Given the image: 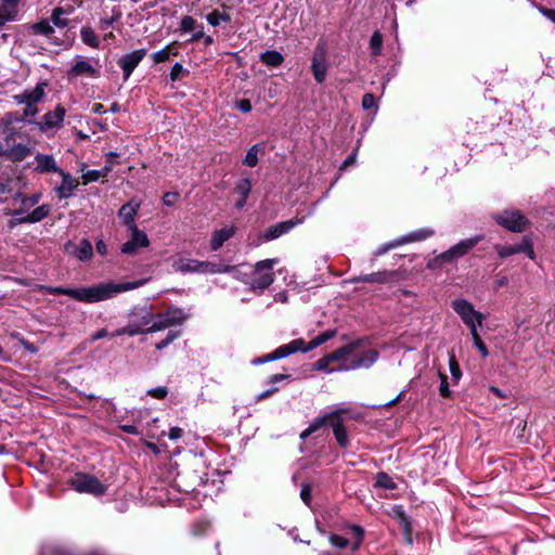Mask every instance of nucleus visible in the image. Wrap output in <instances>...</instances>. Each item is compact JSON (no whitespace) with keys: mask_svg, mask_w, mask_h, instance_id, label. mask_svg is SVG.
Wrapping results in <instances>:
<instances>
[{"mask_svg":"<svg viewBox=\"0 0 555 555\" xmlns=\"http://www.w3.org/2000/svg\"><path fill=\"white\" fill-rule=\"evenodd\" d=\"M330 541L332 545L338 548H345L349 545V541L346 538L337 534L331 535Z\"/></svg>","mask_w":555,"mask_h":555,"instance_id":"obj_49","label":"nucleus"},{"mask_svg":"<svg viewBox=\"0 0 555 555\" xmlns=\"http://www.w3.org/2000/svg\"><path fill=\"white\" fill-rule=\"evenodd\" d=\"M142 333H144V328H142L137 323L132 322L124 327L116 330L114 333H112L111 336L112 337H117V336H121V335L135 336V335L142 334Z\"/></svg>","mask_w":555,"mask_h":555,"instance_id":"obj_32","label":"nucleus"},{"mask_svg":"<svg viewBox=\"0 0 555 555\" xmlns=\"http://www.w3.org/2000/svg\"><path fill=\"white\" fill-rule=\"evenodd\" d=\"M21 0H0V4L3 9H5L7 12L13 17V20L17 15V5Z\"/></svg>","mask_w":555,"mask_h":555,"instance_id":"obj_44","label":"nucleus"},{"mask_svg":"<svg viewBox=\"0 0 555 555\" xmlns=\"http://www.w3.org/2000/svg\"><path fill=\"white\" fill-rule=\"evenodd\" d=\"M59 175L62 177V182L57 188V193L60 197L66 198L69 197L73 191L77 188L78 182L67 172L61 169Z\"/></svg>","mask_w":555,"mask_h":555,"instance_id":"obj_27","label":"nucleus"},{"mask_svg":"<svg viewBox=\"0 0 555 555\" xmlns=\"http://www.w3.org/2000/svg\"><path fill=\"white\" fill-rule=\"evenodd\" d=\"M260 150L261 146L259 144L253 145L248 150L243 163L248 167H255L258 164V153L260 152Z\"/></svg>","mask_w":555,"mask_h":555,"instance_id":"obj_37","label":"nucleus"},{"mask_svg":"<svg viewBox=\"0 0 555 555\" xmlns=\"http://www.w3.org/2000/svg\"><path fill=\"white\" fill-rule=\"evenodd\" d=\"M182 434H183V429L182 428H180V427H171L169 429L168 437L171 440H177V439L182 437Z\"/></svg>","mask_w":555,"mask_h":555,"instance_id":"obj_60","label":"nucleus"},{"mask_svg":"<svg viewBox=\"0 0 555 555\" xmlns=\"http://www.w3.org/2000/svg\"><path fill=\"white\" fill-rule=\"evenodd\" d=\"M221 21L229 22L230 16L228 14H220L218 11H214L207 15V22L212 26H218Z\"/></svg>","mask_w":555,"mask_h":555,"instance_id":"obj_45","label":"nucleus"},{"mask_svg":"<svg viewBox=\"0 0 555 555\" xmlns=\"http://www.w3.org/2000/svg\"><path fill=\"white\" fill-rule=\"evenodd\" d=\"M326 49L323 44H318L312 56L311 69L314 79L322 83L327 75Z\"/></svg>","mask_w":555,"mask_h":555,"instance_id":"obj_13","label":"nucleus"},{"mask_svg":"<svg viewBox=\"0 0 555 555\" xmlns=\"http://www.w3.org/2000/svg\"><path fill=\"white\" fill-rule=\"evenodd\" d=\"M173 44H168L164 49L152 54V59L155 63H163L167 61L170 54H177V52H172Z\"/></svg>","mask_w":555,"mask_h":555,"instance_id":"obj_39","label":"nucleus"},{"mask_svg":"<svg viewBox=\"0 0 555 555\" xmlns=\"http://www.w3.org/2000/svg\"><path fill=\"white\" fill-rule=\"evenodd\" d=\"M330 426H332L335 439L337 443L346 448L349 443L348 435L344 427L343 420L340 416V411H333L330 413Z\"/></svg>","mask_w":555,"mask_h":555,"instance_id":"obj_19","label":"nucleus"},{"mask_svg":"<svg viewBox=\"0 0 555 555\" xmlns=\"http://www.w3.org/2000/svg\"><path fill=\"white\" fill-rule=\"evenodd\" d=\"M449 366L452 378L455 382H459L462 376V372L454 354H451L449 358Z\"/></svg>","mask_w":555,"mask_h":555,"instance_id":"obj_46","label":"nucleus"},{"mask_svg":"<svg viewBox=\"0 0 555 555\" xmlns=\"http://www.w3.org/2000/svg\"><path fill=\"white\" fill-rule=\"evenodd\" d=\"M451 306L469 330L482 325L483 314L475 310L474 306L466 299H455L451 302Z\"/></svg>","mask_w":555,"mask_h":555,"instance_id":"obj_6","label":"nucleus"},{"mask_svg":"<svg viewBox=\"0 0 555 555\" xmlns=\"http://www.w3.org/2000/svg\"><path fill=\"white\" fill-rule=\"evenodd\" d=\"M261 62L268 66H279L283 62V55L278 51H267L260 55Z\"/></svg>","mask_w":555,"mask_h":555,"instance_id":"obj_33","label":"nucleus"},{"mask_svg":"<svg viewBox=\"0 0 555 555\" xmlns=\"http://www.w3.org/2000/svg\"><path fill=\"white\" fill-rule=\"evenodd\" d=\"M236 230L235 225H227L215 230L210 238V249L214 251L219 250L227 241L234 236Z\"/></svg>","mask_w":555,"mask_h":555,"instance_id":"obj_22","label":"nucleus"},{"mask_svg":"<svg viewBox=\"0 0 555 555\" xmlns=\"http://www.w3.org/2000/svg\"><path fill=\"white\" fill-rule=\"evenodd\" d=\"M440 376V379H441V383H440V387H439V392L442 397H450L451 396V391L449 389V384H448V377L446 374H442L440 373L439 374Z\"/></svg>","mask_w":555,"mask_h":555,"instance_id":"obj_48","label":"nucleus"},{"mask_svg":"<svg viewBox=\"0 0 555 555\" xmlns=\"http://www.w3.org/2000/svg\"><path fill=\"white\" fill-rule=\"evenodd\" d=\"M49 205H41L35 208L30 214L24 217L25 221H30L31 223L39 222L43 220L50 214Z\"/></svg>","mask_w":555,"mask_h":555,"instance_id":"obj_29","label":"nucleus"},{"mask_svg":"<svg viewBox=\"0 0 555 555\" xmlns=\"http://www.w3.org/2000/svg\"><path fill=\"white\" fill-rule=\"evenodd\" d=\"M279 262L278 259H266L258 261L253 271L243 273L238 270L235 274V279L248 284L251 289L263 291L269 287L274 281L273 266Z\"/></svg>","mask_w":555,"mask_h":555,"instance_id":"obj_3","label":"nucleus"},{"mask_svg":"<svg viewBox=\"0 0 555 555\" xmlns=\"http://www.w3.org/2000/svg\"><path fill=\"white\" fill-rule=\"evenodd\" d=\"M164 315L171 326L180 324L185 320V314L180 308H169Z\"/></svg>","mask_w":555,"mask_h":555,"instance_id":"obj_34","label":"nucleus"},{"mask_svg":"<svg viewBox=\"0 0 555 555\" xmlns=\"http://www.w3.org/2000/svg\"><path fill=\"white\" fill-rule=\"evenodd\" d=\"M10 21H13V17L0 4V26H3L5 23Z\"/></svg>","mask_w":555,"mask_h":555,"instance_id":"obj_61","label":"nucleus"},{"mask_svg":"<svg viewBox=\"0 0 555 555\" xmlns=\"http://www.w3.org/2000/svg\"><path fill=\"white\" fill-rule=\"evenodd\" d=\"M184 72V68L181 64L176 63L170 72V79L172 81L179 80L181 78L182 73Z\"/></svg>","mask_w":555,"mask_h":555,"instance_id":"obj_56","label":"nucleus"},{"mask_svg":"<svg viewBox=\"0 0 555 555\" xmlns=\"http://www.w3.org/2000/svg\"><path fill=\"white\" fill-rule=\"evenodd\" d=\"M300 498L301 500L306 503V504H309L310 503V500H311V488L309 485H305L302 488H301V491H300Z\"/></svg>","mask_w":555,"mask_h":555,"instance_id":"obj_58","label":"nucleus"},{"mask_svg":"<svg viewBox=\"0 0 555 555\" xmlns=\"http://www.w3.org/2000/svg\"><path fill=\"white\" fill-rule=\"evenodd\" d=\"M336 335V331H326L318 336H315L309 344L305 343L306 352L321 346L327 340L332 339Z\"/></svg>","mask_w":555,"mask_h":555,"instance_id":"obj_30","label":"nucleus"},{"mask_svg":"<svg viewBox=\"0 0 555 555\" xmlns=\"http://www.w3.org/2000/svg\"><path fill=\"white\" fill-rule=\"evenodd\" d=\"M199 269H201L199 273H204V274L232 272L235 275L236 272H238V267L227 266V264L216 263V262H211V261H201V260H199Z\"/></svg>","mask_w":555,"mask_h":555,"instance_id":"obj_26","label":"nucleus"},{"mask_svg":"<svg viewBox=\"0 0 555 555\" xmlns=\"http://www.w3.org/2000/svg\"><path fill=\"white\" fill-rule=\"evenodd\" d=\"M540 12L555 24V10L540 8Z\"/></svg>","mask_w":555,"mask_h":555,"instance_id":"obj_62","label":"nucleus"},{"mask_svg":"<svg viewBox=\"0 0 555 555\" xmlns=\"http://www.w3.org/2000/svg\"><path fill=\"white\" fill-rule=\"evenodd\" d=\"M171 267L176 272L180 273H199V260L186 258V257H176L171 261Z\"/></svg>","mask_w":555,"mask_h":555,"instance_id":"obj_24","label":"nucleus"},{"mask_svg":"<svg viewBox=\"0 0 555 555\" xmlns=\"http://www.w3.org/2000/svg\"><path fill=\"white\" fill-rule=\"evenodd\" d=\"M46 82H40L31 89H26L23 92L13 95V100L18 105H24V117H33L38 114V103H40L46 94Z\"/></svg>","mask_w":555,"mask_h":555,"instance_id":"obj_4","label":"nucleus"},{"mask_svg":"<svg viewBox=\"0 0 555 555\" xmlns=\"http://www.w3.org/2000/svg\"><path fill=\"white\" fill-rule=\"evenodd\" d=\"M128 232L130 234V238L121 245L120 250L122 254L135 256L140 248H145L150 245V240L146 233L138 227H132Z\"/></svg>","mask_w":555,"mask_h":555,"instance_id":"obj_10","label":"nucleus"},{"mask_svg":"<svg viewBox=\"0 0 555 555\" xmlns=\"http://www.w3.org/2000/svg\"><path fill=\"white\" fill-rule=\"evenodd\" d=\"M166 319L167 318L164 315V313L155 314L154 322L152 323V325L144 328V333H154L170 327V322H168V320Z\"/></svg>","mask_w":555,"mask_h":555,"instance_id":"obj_31","label":"nucleus"},{"mask_svg":"<svg viewBox=\"0 0 555 555\" xmlns=\"http://www.w3.org/2000/svg\"><path fill=\"white\" fill-rule=\"evenodd\" d=\"M147 282L146 279L138 280L134 282L125 283H100L89 287L80 288H63V287H51V286H39L40 289L46 291L53 295H66L78 301L93 304L102 300L112 298L113 296L135 289L143 286Z\"/></svg>","mask_w":555,"mask_h":555,"instance_id":"obj_2","label":"nucleus"},{"mask_svg":"<svg viewBox=\"0 0 555 555\" xmlns=\"http://www.w3.org/2000/svg\"><path fill=\"white\" fill-rule=\"evenodd\" d=\"M495 250L501 258L525 253L531 260L535 259L533 243L529 236H524L521 243L514 245H495Z\"/></svg>","mask_w":555,"mask_h":555,"instance_id":"obj_12","label":"nucleus"},{"mask_svg":"<svg viewBox=\"0 0 555 555\" xmlns=\"http://www.w3.org/2000/svg\"><path fill=\"white\" fill-rule=\"evenodd\" d=\"M146 50L145 49H139L135 51H132L131 53L122 55L119 61L118 65L124 72L125 79H128L134 68L139 65V63L142 61V59L145 56Z\"/></svg>","mask_w":555,"mask_h":555,"instance_id":"obj_17","label":"nucleus"},{"mask_svg":"<svg viewBox=\"0 0 555 555\" xmlns=\"http://www.w3.org/2000/svg\"><path fill=\"white\" fill-rule=\"evenodd\" d=\"M235 190L242 197L247 198L251 190L250 180L248 178H243L238 180L235 185Z\"/></svg>","mask_w":555,"mask_h":555,"instance_id":"obj_40","label":"nucleus"},{"mask_svg":"<svg viewBox=\"0 0 555 555\" xmlns=\"http://www.w3.org/2000/svg\"><path fill=\"white\" fill-rule=\"evenodd\" d=\"M177 196H178L177 193H166L163 198L164 204L167 206L172 205L175 203Z\"/></svg>","mask_w":555,"mask_h":555,"instance_id":"obj_63","label":"nucleus"},{"mask_svg":"<svg viewBox=\"0 0 555 555\" xmlns=\"http://www.w3.org/2000/svg\"><path fill=\"white\" fill-rule=\"evenodd\" d=\"M494 220L512 232H522L529 224L528 219L517 210H505L496 214Z\"/></svg>","mask_w":555,"mask_h":555,"instance_id":"obj_8","label":"nucleus"},{"mask_svg":"<svg viewBox=\"0 0 555 555\" xmlns=\"http://www.w3.org/2000/svg\"><path fill=\"white\" fill-rule=\"evenodd\" d=\"M302 222L304 218H298L275 223L267 229V231L262 234V238L264 241L275 240L282 236L283 234L288 233L292 229H294L296 225Z\"/></svg>","mask_w":555,"mask_h":555,"instance_id":"obj_16","label":"nucleus"},{"mask_svg":"<svg viewBox=\"0 0 555 555\" xmlns=\"http://www.w3.org/2000/svg\"><path fill=\"white\" fill-rule=\"evenodd\" d=\"M393 276V272L390 271H380V272H374L370 274H363L359 276H354L350 280L352 283H377V284H385L391 281V278Z\"/></svg>","mask_w":555,"mask_h":555,"instance_id":"obj_25","label":"nucleus"},{"mask_svg":"<svg viewBox=\"0 0 555 555\" xmlns=\"http://www.w3.org/2000/svg\"><path fill=\"white\" fill-rule=\"evenodd\" d=\"M80 37L85 44L91 48H98L100 44L99 38L94 30L89 26H83L80 29Z\"/></svg>","mask_w":555,"mask_h":555,"instance_id":"obj_28","label":"nucleus"},{"mask_svg":"<svg viewBox=\"0 0 555 555\" xmlns=\"http://www.w3.org/2000/svg\"><path fill=\"white\" fill-rule=\"evenodd\" d=\"M140 207L141 202L132 198L128 203L124 204L118 210V218L121 220L122 224L127 227V230L132 229V227H138L135 218Z\"/></svg>","mask_w":555,"mask_h":555,"instance_id":"obj_15","label":"nucleus"},{"mask_svg":"<svg viewBox=\"0 0 555 555\" xmlns=\"http://www.w3.org/2000/svg\"><path fill=\"white\" fill-rule=\"evenodd\" d=\"M376 106V101L373 94L366 93L362 98V107L364 109H371Z\"/></svg>","mask_w":555,"mask_h":555,"instance_id":"obj_53","label":"nucleus"},{"mask_svg":"<svg viewBox=\"0 0 555 555\" xmlns=\"http://www.w3.org/2000/svg\"><path fill=\"white\" fill-rule=\"evenodd\" d=\"M195 20L192 16H184L181 21V29L192 31L195 28Z\"/></svg>","mask_w":555,"mask_h":555,"instance_id":"obj_52","label":"nucleus"},{"mask_svg":"<svg viewBox=\"0 0 555 555\" xmlns=\"http://www.w3.org/2000/svg\"><path fill=\"white\" fill-rule=\"evenodd\" d=\"M33 29L36 34L49 36L54 33L53 27L50 25L48 21H41L39 23L34 24Z\"/></svg>","mask_w":555,"mask_h":555,"instance_id":"obj_42","label":"nucleus"},{"mask_svg":"<svg viewBox=\"0 0 555 555\" xmlns=\"http://www.w3.org/2000/svg\"><path fill=\"white\" fill-rule=\"evenodd\" d=\"M167 393L168 390L166 387H156L147 391V395L156 399H164L167 396Z\"/></svg>","mask_w":555,"mask_h":555,"instance_id":"obj_55","label":"nucleus"},{"mask_svg":"<svg viewBox=\"0 0 555 555\" xmlns=\"http://www.w3.org/2000/svg\"><path fill=\"white\" fill-rule=\"evenodd\" d=\"M66 109L57 105L54 111L46 113L37 122L39 130L47 134H54L63 125Z\"/></svg>","mask_w":555,"mask_h":555,"instance_id":"obj_9","label":"nucleus"},{"mask_svg":"<svg viewBox=\"0 0 555 555\" xmlns=\"http://www.w3.org/2000/svg\"><path fill=\"white\" fill-rule=\"evenodd\" d=\"M178 337V333H172V332H169L167 337L159 341L157 345H156V348L158 350L160 349H164L166 348L170 343H172L176 338Z\"/></svg>","mask_w":555,"mask_h":555,"instance_id":"obj_57","label":"nucleus"},{"mask_svg":"<svg viewBox=\"0 0 555 555\" xmlns=\"http://www.w3.org/2000/svg\"><path fill=\"white\" fill-rule=\"evenodd\" d=\"M70 486L80 493L102 495L106 491V486L96 477L83 473L75 474L70 479Z\"/></svg>","mask_w":555,"mask_h":555,"instance_id":"obj_5","label":"nucleus"},{"mask_svg":"<svg viewBox=\"0 0 555 555\" xmlns=\"http://www.w3.org/2000/svg\"><path fill=\"white\" fill-rule=\"evenodd\" d=\"M65 11L62 8H56L53 10L51 20L53 24L57 27H65L67 25V20L63 17Z\"/></svg>","mask_w":555,"mask_h":555,"instance_id":"obj_43","label":"nucleus"},{"mask_svg":"<svg viewBox=\"0 0 555 555\" xmlns=\"http://www.w3.org/2000/svg\"><path fill=\"white\" fill-rule=\"evenodd\" d=\"M111 169V167L105 166L102 170H88L82 175V181L85 184L98 181L100 178L106 177Z\"/></svg>","mask_w":555,"mask_h":555,"instance_id":"obj_35","label":"nucleus"},{"mask_svg":"<svg viewBox=\"0 0 555 555\" xmlns=\"http://www.w3.org/2000/svg\"><path fill=\"white\" fill-rule=\"evenodd\" d=\"M330 425V413L322 416V417H318L315 418L310 425H309V431H312V433H315L318 431L321 427L325 426V425Z\"/></svg>","mask_w":555,"mask_h":555,"instance_id":"obj_47","label":"nucleus"},{"mask_svg":"<svg viewBox=\"0 0 555 555\" xmlns=\"http://www.w3.org/2000/svg\"><path fill=\"white\" fill-rule=\"evenodd\" d=\"M31 154V149L22 143H12L1 146L0 155L8 157L13 162H21Z\"/></svg>","mask_w":555,"mask_h":555,"instance_id":"obj_20","label":"nucleus"},{"mask_svg":"<svg viewBox=\"0 0 555 555\" xmlns=\"http://www.w3.org/2000/svg\"><path fill=\"white\" fill-rule=\"evenodd\" d=\"M154 319H155V314L154 313L145 312L141 317L140 321L137 324L140 325L142 328H146L150 325H152V323L154 322Z\"/></svg>","mask_w":555,"mask_h":555,"instance_id":"obj_51","label":"nucleus"},{"mask_svg":"<svg viewBox=\"0 0 555 555\" xmlns=\"http://www.w3.org/2000/svg\"><path fill=\"white\" fill-rule=\"evenodd\" d=\"M482 235H477L467 240H463L460 243L453 245L448 250L441 253L437 260L441 262H453L456 259L465 256L470 249H473L480 241H482Z\"/></svg>","mask_w":555,"mask_h":555,"instance_id":"obj_7","label":"nucleus"},{"mask_svg":"<svg viewBox=\"0 0 555 555\" xmlns=\"http://www.w3.org/2000/svg\"><path fill=\"white\" fill-rule=\"evenodd\" d=\"M359 345V341H353L334 350L315 361L313 369L332 373L370 367L378 359V352L374 349L360 351Z\"/></svg>","mask_w":555,"mask_h":555,"instance_id":"obj_1","label":"nucleus"},{"mask_svg":"<svg viewBox=\"0 0 555 555\" xmlns=\"http://www.w3.org/2000/svg\"><path fill=\"white\" fill-rule=\"evenodd\" d=\"M351 531L356 535V541L353 542L352 550H357V548H359V546H360V544L362 542L363 530L360 527H358V526H352L351 527Z\"/></svg>","mask_w":555,"mask_h":555,"instance_id":"obj_54","label":"nucleus"},{"mask_svg":"<svg viewBox=\"0 0 555 555\" xmlns=\"http://www.w3.org/2000/svg\"><path fill=\"white\" fill-rule=\"evenodd\" d=\"M80 76L98 78L100 76V72L90 61L78 59L68 70V78L72 79Z\"/></svg>","mask_w":555,"mask_h":555,"instance_id":"obj_18","label":"nucleus"},{"mask_svg":"<svg viewBox=\"0 0 555 555\" xmlns=\"http://www.w3.org/2000/svg\"><path fill=\"white\" fill-rule=\"evenodd\" d=\"M41 195L39 193H34L29 196H25L23 199H22V204L25 208H29V207H33L35 206L36 204H38L39 199H40Z\"/></svg>","mask_w":555,"mask_h":555,"instance_id":"obj_50","label":"nucleus"},{"mask_svg":"<svg viewBox=\"0 0 555 555\" xmlns=\"http://www.w3.org/2000/svg\"><path fill=\"white\" fill-rule=\"evenodd\" d=\"M375 487L393 490L396 489L397 485L388 474L378 473L375 478Z\"/></svg>","mask_w":555,"mask_h":555,"instance_id":"obj_36","label":"nucleus"},{"mask_svg":"<svg viewBox=\"0 0 555 555\" xmlns=\"http://www.w3.org/2000/svg\"><path fill=\"white\" fill-rule=\"evenodd\" d=\"M236 107L243 113H249L251 111L250 101L247 99L240 100L236 103Z\"/></svg>","mask_w":555,"mask_h":555,"instance_id":"obj_59","label":"nucleus"},{"mask_svg":"<svg viewBox=\"0 0 555 555\" xmlns=\"http://www.w3.org/2000/svg\"><path fill=\"white\" fill-rule=\"evenodd\" d=\"M64 251L67 255L74 256L80 261H87L92 258L93 248L88 240H81L79 244L68 241L64 245Z\"/></svg>","mask_w":555,"mask_h":555,"instance_id":"obj_14","label":"nucleus"},{"mask_svg":"<svg viewBox=\"0 0 555 555\" xmlns=\"http://www.w3.org/2000/svg\"><path fill=\"white\" fill-rule=\"evenodd\" d=\"M35 171L38 173H59L61 168L57 166L53 155L37 153L35 155Z\"/></svg>","mask_w":555,"mask_h":555,"instance_id":"obj_21","label":"nucleus"},{"mask_svg":"<svg viewBox=\"0 0 555 555\" xmlns=\"http://www.w3.org/2000/svg\"><path fill=\"white\" fill-rule=\"evenodd\" d=\"M356 157H357V151L354 153H352L351 155H349L345 162L343 163L340 169H344L348 166H351L356 163Z\"/></svg>","mask_w":555,"mask_h":555,"instance_id":"obj_64","label":"nucleus"},{"mask_svg":"<svg viewBox=\"0 0 555 555\" xmlns=\"http://www.w3.org/2000/svg\"><path fill=\"white\" fill-rule=\"evenodd\" d=\"M297 351L306 352L305 340L302 338L294 339L286 345L280 346L273 352L269 353V359H282Z\"/></svg>","mask_w":555,"mask_h":555,"instance_id":"obj_23","label":"nucleus"},{"mask_svg":"<svg viewBox=\"0 0 555 555\" xmlns=\"http://www.w3.org/2000/svg\"><path fill=\"white\" fill-rule=\"evenodd\" d=\"M469 331H470V335H472V338L474 341V346L479 350V352L481 353V356L483 358L488 357V354H489L488 349H487L486 345L483 344V341L481 340V337L478 333L477 327L470 328Z\"/></svg>","mask_w":555,"mask_h":555,"instance_id":"obj_38","label":"nucleus"},{"mask_svg":"<svg viewBox=\"0 0 555 555\" xmlns=\"http://www.w3.org/2000/svg\"><path fill=\"white\" fill-rule=\"evenodd\" d=\"M434 234V231L428 229H421L417 231H414L408 235L401 236L399 238H396L387 244L380 245L377 247V249L374 251L375 256H380L387 253L388 250L396 248L400 245L416 242V241H423Z\"/></svg>","mask_w":555,"mask_h":555,"instance_id":"obj_11","label":"nucleus"},{"mask_svg":"<svg viewBox=\"0 0 555 555\" xmlns=\"http://www.w3.org/2000/svg\"><path fill=\"white\" fill-rule=\"evenodd\" d=\"M383 46V36L379 31H375L370 40V47L374 55L380 54Z\"/></svg>","mask_w":555,"mask_h":555,"instance_id":"obj_41","label":"nucleus"}]
</instances>
